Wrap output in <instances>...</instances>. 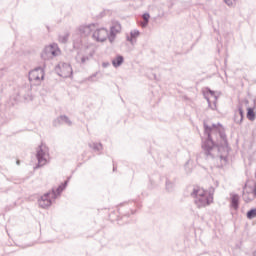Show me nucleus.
I'll return each mask as SVG.
<instances>
[{"mask_svg":"<svg viewBox=\"0 0 256 256\" xmlns=\"http://www.w3.org/2000/svg\"><path fill=\"white\" fill-rule=\"evenodd\" d=\"M217 127H221V123L212 124L209 126L207 123L204 122V133L207 135V139L202 143V149L205 152L206 157H213L211 154L212 151H219V146L215 144L213 141V137H211V131L213 129H217Z\"/></svg>","mask_w":256,"mask_h":256,"instance_id":"1","label":"nucleus"},{"mask_svg":"<svg viewBox=\"0 0 256 256\" xmlns=\"http://www.w3.org/2000/svg\"><path fill=\"white\" fill-rule=\"evenodd\" d=\"M190 196L194 199V203L198 209H203V207H207V205L213 203V193L210 192L209 196H207V192L199 186L193 188Z\"/></svg>","mask_w":256,"mask_h":256,"instance_id":"2","label":"nucleus"},{"mask_svg":"<svg viewBox=\"0 0 256 256\" xmlns=\"http://www.w3.org/2000/svg\"><path fill=\"white\" fill-rule=\"evenodd\" d=\"M36 151V159L38 161V164L35 169H39V167L47 165V157H49V147L42 143L37 147Z\"/></svg>","mask_w":256,"mask_h":256,"instance_id":"3","label":"nucleus"},{"mask_svg":"<svg viewBox=\"0 0 256 256\" xmlns=\"http://www.w3.org/2000/svg\"><path fill=\"white\" fill-rule=\"evenodd\" d=\"M51 199H57V193L55 189H52V192H47L43 196L38 199V205L42 209H49L51 205H53V201Z\"/></svg>","mask_w":256,"mask_h":256,"instance_id":"4","label":"nucleus"},{"mask_svg":"<svg viewBox=\"0 0 256 256\" xmlns=\"http://www.w3.org/2000/svg\"><path fill=\"white\" fill-rule=\"evenodd\" d=\"M28 79L30 83H34V85H39L43 79H45V70L41 67H37L34 70L29 72Z\"/></svg>","mask_w":256,"mask_h":256,"instance_id":"5","label":"nucleus"},{"mask_svg":"<svg viewBox=\"0 0 256 256\" xmlns=\"http://www.w3.org/2000/svg\"><path fill=\"white\" fill-rule=\"evenodd\" d=\"M55 72L59 77L67 79V77H73V68L69 63H60L55 67Z\"/></svg>","mask_w":256,"mask_h":256,"instance_id":"6","label":"nucleus"},{"mask_svg":"<svg viewBox=\"0 0 256 256\" xmlns=\"http://www.w3.org/2000/svg\"><path fill=\"white\" fill-rule=\"evenodd\" d=\"M59 48L57 47V44H50L49 46H46L42 53H41V59L44 61H49V59H53V57H57Z\"/></svg>","mask_w":256,"mask_h":256,"instance_id":"7","label":"nucleus"},{"mask_svg":"<svg viewBox=\"0 0 256 256\" xmlns=\"http://www.w3.org/2000/svg\"><path fill=\"white\" fill-rule=\"evenodd\" d=\"M107 37H109V31L105 28H99L94 30L92 34V38L94 41H97L98 43H103L107 41Z\"/></svg>","mask_w":256,"mask_h":256,"instance_id":"8","label":"nucleus"},{"mask_svg":"<svg viewBox=\"0 0 256 256\" xmlns=\"http://www.w3.org/2000/svg\"><path fill=\"white\" fill-rule=\"evenodd\" d=\"M78 31L81 37H89V35L95 31V24L82 25L79 27Z\"/></svg>","mask_w":256,"mask_h":256,"instance_id":"9","label":"nucleus"},{"mask_svg":"<svg viewBox=\"0 0 256 256\" xmlns=\"http://www.w3.org/2000/svg\"><path fill=\"white\" fill-rule=\"evenodd\" d=\"M63 123L69 126L73 125V122H71L67 115H61L53 121L54 127H59V125H63Z\"/></svg>","mask_w":256,"mask_h":256,"instance_id":"10","label":"nucleus"},{"mask_svg":"<svg viewBox=\"0 0 256 256\" xmlns=\"http://www.w3.org/2000/svg\"><path fill=\"white\" fill-rule=\"evenodd\" d=\"M177 181V178H171L167 177L165 182V189L168 193H173L175 191V183Z\"/></svg>","mask_w":256,"mask_h":256,"instance_id":"11","label":"nucleus"},{"mask_svg":"<svg viewBox=\"0 0 256 256\" xmlns=\"http://www.w3.org/2000/svg\"><path fill=\"white\" fill-rule=\"evenodd\" d=\"M141 35V32L139 30H132L130 32V36H126V41H129L131 45H135L137 43V37Z\"/></svg>","mask_w":256,"mask_h":256,"instance_id":"12","label":"nucleus"},{"mask_svg":"<svg viewBox=\"0 0 256 256\" xmlns=\"http://www.w3.org/2000/svg\"><path fill=\"white\" fill-rule=\"evenodd\" d=\"M247 189V184H245L243 186V200L245 201V203H251V201H253V192L251 190H246Z\"/></svg>","mask_w":256,"mask_h":256,"instance_id":"13","label":"nucleus"},{"mask_svg":"<svg viewBox=\"0 0 256 256\" xmlns=\"http://www.w3.org/2000/svg\"><path fill=\"white\" fill-rule=\"evenodd\" d=\"M88 147L92 149L95 153H98V155H101V151H103V144L92 142L88 144Z\"/></svg>","mask_w":256,"mask_h":256,"instance_id":"14","label":"nucleus"},{"mask_svg":"<svg viewBox=\"0 0 256 256\" xmlns=\"http://www.w3.org/2000/svg\"><path fill=\"white\" fill-rule=\"evenodd\" d=\"M111 35H117V33H121V23L117 21L112 22V26L110 27Z\"/></svg>","mask_w":256,"mask_h":256,"instance_id":"15","label":"nucleus"},{"mask_svg":"<svg viewBox=\"0 0 256 256\" xmlns=\"http://www.w3.org/2000/svg\"><path fill=\"white\" fill-rule=\"evenodd\" d=\"M230 205L237 211L239 209V194H231Z\"/></svg>","mask_w":256,"mask_h":256,"instance_id":"16","label":"nucleus"},{"mask_svg":"<svg viewBox=\"0 0 256 256\" xmlns=\"http://www.w3.org/2000/svg\"><path fill=\"white\" fill-rule=\"evenodd\" d=\"M238 112L240 115V119H238L237 116H235L234 121L238 125H241V123H243V119H245V112L243 111V105H238Z\"/></svg>","mask_w":256,"mask_h":256,"instance_id":"17","label":"nucleus"},{"mask_svg":"<svg viewBox=\"0 0 256 256\" xmlns=\"http://www.w3.org/2000/svg\"><path fill=\"white\" fill-rule=\"evenodd\" d=\"M124 61H125V58L123 56L117 55L115 59L112 60V65L113 67H121Z\"/></svg>","mask_w":256,"mask_h":256,"instance_id":"18","label":"nucleus"},{"mask_svg":"<svg viewBox=\"0 0 256 256\" xmlns=\"http://www.w3.org/2000/svg\"><path fill=\"white\" fill-rule=\"evenodd\" d=\"M67 185H69V180L64 181L62 184H60L58 186V188L55 191L56 198H57V195H61V193H63V191H65V189L67 188Z\"/></svg>","mask_w":256,"mask_h":256,"instance_id":"19","label":"nucleus"},{"mask_svg":"<svg viewBox=\"0 0 256 256\" xmlns=\"http://www.w3.org/2000/svg\"><path fill=\"white\" fill-rule=\"evenodd\" d=\"M246 117L249 121H255L256 119V113H255V109L249 107L247 108V114Z\"/></svg>","mask_w":256,"mask_h":256,"instance_id":"20","label":"nucleus"},{"mask_svg":"<svg viewBox=\"0 0 256 256\" xmlns=\"http://www.w3.org/2000/svg\"><path fill=\"white\" fill-rule=\"evenodd\" d=\"M144 22L142 23V27H147L149 25V19H151V15L149 13H144L142 15Z\"/></svg>","mask_w":256,"mask_h":256,"instance_id":"21","label":"nucleus"},{"mask_svg":"<svg viewBox=\"0 0 256 256\" xmlns=\"http://www.w3.org/2000/svg\"><path fill=\"white\" fill-rule=\"evenodd\" d=\"M206 92H204V97H208L207 95H211V97H214V101H217V96L215 95V91L211 90V88L207 87L205 89Z\"/></svg>","mask_w":256,"mask_h":256,"instance_id":"22","label":"nucleus"},{"mask_svg":"<svg viewBox=\"0 0 256 256\" xmlns=\"http://www.w3.org/2000/svg\"><path fill=\"white\" fill-rule=\"evenodd\" d=\"M247 219H255L256 217V208L250 209L246 214Z\"/></svg>","mask_w":256,"mask_h":256,"instance_id":"23","label":"nucleus"},{"mask_svg":"<svg viewBox=\"0 0 256 256\" xmlns=\"http://www.w3.org/2000/svg\"><path fill=\"white\" fill-rule=\"evenodd\" d=\"M59 43L65 44L69 41V34H65V35H60L59 38Z\"/></svg>","mask_w":256,"mask_h":256,"instance_id":"24","label":"nucleus"},{"mask_svg":"<svg viewBox=\"0 0 256 256\" xmlns=\"http://www.w3.org/2000/svg\"><path fill=\"white\" fill-rule=\"evenodd\" d=\"M206 100L208 103V107H210L212 109V111H215L217 109V101L214 100V103L211 104V100L207 96H206Z\"/></svg>","mask_w":256,"mask_h":256,"instance_id":"25","label":"nucleus"},{"mask_svg":"<svg viewBox=\"0 0 256 256\" xmlns=\"http://www.w3.org/2000/svg\"><path fill=\"white\" fill-rule=\"evenodd\" d=\"M94 54H95V52L92 51V52H90L89 56H82V58H81L82 65L87 63V61H89V59H91V57H93Z\"/></svg>","mask_w":256,"mask_h":256,"instance_id":"26","label":"nucleus"},{"mask_svg":"<svg viewBox=\"0 0 256 256\" xmlns=\"http://www.w3.org/2000/svg\"><path fill=\"white\" fill-rule=\"evenodd\" d=\"M224 3L228 5V7H235V3H237V0H224Z\"/></svg>","mask_w":256,"mask_h":256,"instance_id":"27","label":"nucleus"},{"mask_svg":"<svg viewBox=\"0 0 256 256\" xmlns=\"http://www.w3.org/2000/svg\"><path fill=\"white\" fill-rule=\"evenodd\" d=\"M220 137L224 143V145H227V135H225V133L220 132Z\"/></svg>","mask_w":256,"mask_h":256,"instance_id":"28","label":"nucleus"},{"mask_svg":"<svg viewBox=\"0 0 256 256\" xmlns=\"http://www.w3.org/2000/svg\"><path fill=\"white\" fill-rule=\"evenodd\" d=\"M248 189L253 193V196L256 197V182L254 183V186H248Z\"/></svg>","mask_w":256,"mask_h":256,"instance_id":"29","label":"nucleus"},{"mask_svg":"<svg viewBox=\"0 0 256 256\" xmlns=\"http://www.w3.org/2000/svg\"><path fill=\"white\" fill-rule=\"evenodd\" d=\"M97 75H99V72H96V73L92 74L91 76H89L87 78V81H95L94 79H95V77H97Z\"/></svg>","mask_w":256,"mask_h":256,"instance_id":"30","label":"nucleus"},{"mask_svg":"<svg viewBox=\"0 0 256 256\" xmlns=\"http://www.w3.org/2000/svg\"><path fill=\"white\" fill-rule=\"evenodd\" d=\"M220 160L223 161L222 165H227V161H228L227 156L221 155V156H220Z\"/></svg>","mask_w":256,"mask_h":256,"instance_id":"31","label":"nucleus"},{"mask_svg":"<svg viewBox=\"0 0 256 256\" xmlns=\"http://www.w3.org/2000/svg\"><path fill=\"white\" fill-rule=\"evenodd\" d=\"M23 91H25V88H22V89L19 90L18 96H19V97H23L24 99H27V97L25 96V94H23Z\"/></svg>","mask_w":256,"mask_h":256,"instance_id":"32","label":"nucleus"},{"mask_svg":"<svg viewBox=\"0 0 256 256\" xmlns=\"http://www.w3.org/2000/svg\"><path fill=\"white\" fill-rule=\"evenodd\" d=\"M115 37H117V35H113L110 32V35H108V39H109L110 43H113V41H115Z\"/></svg>","mask_w":256,"mask_h":256,"instance_id":"33","label":"nucleus"},{"mask_svg":"<svg viewBox=\"0 0 256 256\" xmlns=\"http://www.w3.org/2000/svg\"><path fill=\"white\" fill-rule=\"evenodd\" d=\"M109 65H111L109 62H103V63H102V67H103L104 69H107V67H109Z\"/></svg>","mask_w":256,"mask_h":256,"instance_id":"34","label":"nucleus"},{"mask_svg":"<svg viewBox=\"0 0 256 256\" xmlns=\"http://www.w3.org/2000/svg\"><path fill=\"white\" fill-rule=\"evenodd\" d=\"M113 171H117V166H115V164H113Z\"/></svg>","mask_w":256,"mask_h":256,"instance_id":"35","label":"nucleus"},{"mask_svg":"<svg viewBox=\"0 0 256 256\" xmlns=\"http://www.w3.org/2000/svg\"><path fill=\"white\" fill-rule=\"evenodd\" d=\"M3 70H0V77H3Z\"/></svg>","mask_w":256,"mask_h":256,"instance_id":"36","label":"nucleus"},{"mask_svg":"<svg viewBox=\"0 0 256 256\" xmlns=\"http://www.w3.org/2000/svg\"><path fill=\"white\" fill-rule=\"evenodd\" d=\"M153 76H154V79H157V74H153Z\"/></svg>","mask_w":256,"mask_h":256,"instance_id":"37","label":"nucleus"},{"mask_svg":"<svg viewBox=\"0 0 256 256\" xmlns=\"http://www.w3.org/2000/svg\"><path fill=\"white\" fill-rule=\"evenodd\" d=\"M16 163H17V165H19V164H20V162H19V161H17Z\"/></svg>","mask_w":256,"mask_h":256,"instance_id":"38","label":"nucleus"}]
</instances>
